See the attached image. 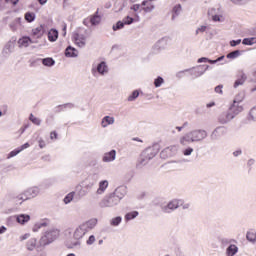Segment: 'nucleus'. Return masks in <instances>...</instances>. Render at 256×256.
Instances as JSON below:
<instances>
[{"mask_svg": "<svg viewBox=\"0 0 256 256\" xmlns=\"http://www.w3.org/2000/svg\"><path fill=\"white\" fill-rule=\"evenodd\" d=\"M218 11H219V9H215V8H211L208 10L209 17H211L212 20L215 22L221 21L222 16L217 13Z\"/></svg>", "mask_w": 256, "mask_h": 256, "instance_id": "obj_26", "label": "nucleus"}, {"mask_svg": "<svg viewBox=\"0 0 256 256\" xmlns=\"http://www.w3.org/2000/svg\"><path fill=\"white\" fill-rule=\"evenodd\" d=\"M147 163H149L148 158L143 156V154H141L137 167H145Z\"/></svg>", "mask_w": 256, "mask_h": 256, "instance_id": "obj_41", "label": "nucleus"}, {"mask_svg": "<svg viewBox=\"0 0 256 256\" xmlns=\"http://www.w3.org/2000/svg\"><path fill=\"white\" fill-rule=\"evenodd\" d=\"M256 44V37L244 38L242 40V45H255Z\"/></svg>", "mask_w": 256, "mask_h": 256, "instance_id": "obj_38", "label": "nucleus"}, {"mask_svg": "<svg viewBox=\"0 0 256 256\" xmlns=\"http://www.w3.org/2000/svg\"><path fill=\"white\" fill-rule=\"evenodd\" d=\"M224 135H227V128L225 126H218L210 134V139L211 141H219Z\"/></svg>", "mask_w": 256, "mask_h": 256, "instance_id": "obj_11", "label": "nucleus"}, {"mask_svg": "<svg viewBox=\"0 0 256 256\" xmlns=\"http://www.w3.org/2000/svg\"><path fill=\"white\" fill-rule=\"evenodd\" d=\"M30 220L31 216H29L28 214H20L16 216V221L20 225H25V223H29Z\"/></svg>", "mask_w": 256, "mask_h": 256, "instance_id": "obj_25", "label": "nucleus"}, {"mask_svg": "<svg viewBox=\"0 0 256 256\" xmlns=\"http://www.w3.org/2000/svg\"><path fill=\"white\" fill-rule=\"evenodd\" d=\"M87 233V230L82 224L76 227L72 236V239H74V242L72 243L73 247H79L81 245V239H83Z\"/></svg>", "mask_w": 256, "mask_h": 256, "instance_id": "obj_4", "label": "nucleus"}, {"mask_svg": "<svg viewBox=\"0 0 256 256\" xmlns=\"http://www.w3.org/2000/svg\"><path fill=\"white\" fill-rule=\"evenodd\" d=\"M143 157H146L148 161H151L156 155L157 151H155L153 148H147L142 152Z\"/></svg>", "mask_w": 256, "mask_h": 256, "instance_id": "obj_24", "label": "nucleus"}, {"mask_svg": "<svg viewBox=\"0 0 256 256\" xmlns=\"http://www.w3.org/2000/svg\"><path fill=\"white\" fill-rule=\"evenodd\" d=\"M31 43H37V41L31 40L29 36H24L18 40L19 47H29Z\"/></svg>", "mask_w": 256, "mask_h": 256, "instance_id": "obj_21", "label": "nucleus"}, {"mask_svg": "<svg viewBox=\"0 0 256 256\" xmlns=\"http://www.w3.org/2000/svg\"><path fill=\"white\" fill-rule=\"evenodd\" d=\"M215 93H219V95H223V85L216 86Z\"/></svg>", "mask_w": 256, "mask_h": 256, "instance_id": "obj_58", "label": "nucleus"}, {"mask_svg": "<svg viewBox=\"0 0 256 256\" xmlns=\"http://www.w3.org/2000/svg\"><path fill=\"white\" fill-rule=\"evenodd\" d=\"M206 31H207V26L202 25V26L197 28L196 35H199V33H205Z\"/></svg>", "mask_w": 256, "mask_h": 256, "instance_id": "obj_54", "label": "nucleus"}, {"mask_svg": "<svg viewBox=\"0 0 256 256\" xmlns=\"http://www.w3.org/2000/svg\"><path fill=\"white\" fill-rule=\"evenodd\" d=\"M139 97V90H134L127 98V101H135Z\"/></svg>", "mask_w": 256, "mask_h": 256, "instance_id": "obj_46", "label": "nucleus"}, {"mask_svg": "<svg viewBox=\"0 0 256 256\" xmlns=\"http://www.w3.org/2000/svg\"><path fill=\"white\" fill-rule=\"evenodd\" d=\"M92 75L95 77L98 73V75L105 76L107 73H109V66H107V62L101 61L97 65L93 64L91 69Z\"/></svg>", "mask_w": 256, "mask_h": 256, "instance_id": "obj_7", "label": "nucleus"}, {"mask_svg": "<svg viewBox=\"0 0 256 256\" xmlns=\"http://www.w3.org/2000/svg\"><path fill=\"white\" fill-rule=\"evenodd\" d=\"M165 45V40H159L155 45H154V51H159L160 49H163Z\"/></svg>", "mask_w": 256, "mask_h": 256, "instance_id": "obj_51", "label": "nucleus"}, {"mask_svg": "<svg viewBox=\"0 0 256 256\" xmlns=\"http://www.w3.org/2000/svg\"><path fill=\"white\" fill-rule=\"evenodd\" d=\"M88 193L89 191H87L84 187L79 191L80 197H85Z\"/></svg>", "mask_w": 256, "mask_h": 256, "instance_id": "obj_62", "label": "nucleus"}, {"mask_svg": "<svg viewBox=\"0 0 256 256\" xmlns=\"http://www.w3.org/2000/svg\"><path fill=\"white\" fill-rule=\"evenodd\" d=\"M125 27L123 21H118L115 25L112 26L113 31H119Z\"/></svg>", "mask_w": 256, "mask_h": 256, "instance_id": "obj_50", "label": "nucleus"}, {"mask_svg": "<svg viewBox=\"0 0 256 256\" xmlns=\"http://www.w3.org/2000/svg\"><path fill=\"white\" fill-rule=\"evenodd\" d=\"M83 25H85L86 27H89V25H91V18H90V16L83 20Z\"/></svg>", "mask_w": 256, "mask_h": 256, "instance_id": "obj_63", "label": "nucleus"}, {"mask_svg": "<svg viewBox=\"0 0 256 256\" xmlns=\"http://www.w3.org/2000/svg\"><path fill=\"white\" fill-rule=\"evenodd\" d=\"M244 95L239 94L235 97L233 104L229 107L228 111L233 115L235 118L236 115H239V113L243 112V106L240 105L241 101H243Z\"/></svg>", "mask_w": 256, "mask_h": 256, "instance_id": "obj_5", "label": "nucleus"}, {"mask_svg": "<svg viewBox=\"0 0 256 256\" xmlns=\"http://www.w3.org/2000/svg\"><path fill=\"white\" fill-rule=\"evenodd\" d=\"M101 23V16H99V11H96L94 15L90 16V25L95 26Z\"/></svg>", "mask_w": 256, "mask_h": 256, "instance_id": "obj_29", "label": "nucleus"}, {"mask_svg": "<svg viewBox=\"0 0 256 256\" xmlns=\"http://www.w3.org/2000/svg\"><path fill=\"white\" fill-rule=\"evenodd\" d=\"M247 81V76L245 74H242L240 79H237L234 83V88L237 89L239 85H243Z\"/></svg>", "mask_w": 256, "mask_h": 256, "instance_id": "obj_40", "label": "nucleus"}, {"mask_svg": "<svg viewBox=\"0 0 256 256\" xmlns=\"http://www.w3.org/2000/svg\"><path fill=\"white\" fill-rule=\"evenodd\" d=\"M233 119H235L233 117V115L228 111L223 112L222 114H220V116L218 117V121L221 125H227V123H231V121H233Z\"/></svg>", "mask_w": 256, "mask_h": 256, "instance_id": "obj_13", "label": "nucleus"}, {"mask_svg": "<svg viewBox=\"0 0 256 256\" xmlns=\"http://www.w3.org/2000/svg\"><path fill=\"white\" fill-rule=\"evenodd\" d=\"M57 39H59V31H57V29H51L48 32V40L51 43H55V41H57Z\"/></svg>", "mask_w": 256, "mask_h": 256, "instance_id": "obj_27", "label": "nucleus"}, {"mask_svg": "<svg viewBox=\"0 0 256 256\" xmlns=\"http://www.w3.org/2000/svg\"><path fill=\"white\" fill-rule=\"evenodd\" d=\"M37 195H39V187L34 186L31 188H28L27 190H25L23 193L19 194L16 199L17 201H27L29 199H33L35 197H37Z\"/></svg>", "mask_w": 256, "mask_h": 256, "instance_id": "obj_3", "label": "nucleus"}, {"mask_svg": "<svg viewBox=\"0 0 256 256\" xmlns=\"http://www.w3.org/2000/svg\"><path fill=\"white\" fill-rule=\"evenodd\" d=\"M185 73H189V71H185V70L179 71V72L176 74V77H177L178 79H182V77L185 76Z\"/></svg>", "mask_w": 256, "mask_h": 256, "instance_id": "obj_59", "label": "nucleus"}, {"mask_svg": "<svg viewBox=\"0 0 256 256\" xmlns=\"http://www.w3.org/2000/svg\"><path fill=\"white\" fill-rule=\"evenodd\" d=\"M207 131L203 129H196L186 133L179 140L180 145L183 147L189 145V143H201L204 139H207Z\"/></svg>", "mask_w": 256, "mask_h": 256, "instance_id": "obj_1", "label": "nucleus"}, {"mask_svg": "<svg viewBox=\"0 0 256 256\" xmlns=\"http://www.w3.org/2000/svg\"><path fill=\"white\" fill-rule=\"evenodd\" d=\"M141 5L144 13H153V11H155V4L153 3V0H144Z\"/></svg>", "mask_w": 256, "mask_h": 256, "instance_id": "obj_15", "label": "nucleus"}, {"mask_svg": "<svg viewBox=\"0 0 256 256\" xmlns=\"http://www.w3.org/2000/svg\"><path fill=\"white\" fill-rule=\"evenodd\" d=\"M129 6V0H116L114 7L118 12L123 11V9Z\"/></svg>", "mask_w": 256, "mask_h": 256, "instance_id": "obj_18", "label": "nucleus"}, {"mask_svg": "<svg viewBox=\"0 0 256 256\" xmlns=\"http://www.w3.org/2000/svg\"><path fill=\"white\" fill-rule=\"evenodd\" d=\"M119 203H121V200L113 193H111L110 195L102 199V201L100 202V207H117Z\"/></svg>", "mask_w": 256, "mask_h": 256, "instance_id": "obj_6", "label": "nucleus"}, {"mask_svg": "<svg viewBox=\"0 0 256 256\" xmlns=\"http://www.w3.org/2000/svg\"><path fill=\"white\" fill-rule=\"evenodd\" d=\"M7 7V2L5 0H0V10H3Z\"/></svg>", "mask_w": 256, "mask_h": 256, "instance_id": "obj_64", "label": "nucleus"}, {"mask_svg": "<svg viewBox=\"0 0 256 256\" xmlns=\"http://www.w3.org/2000/svg\"><path fill=\"white\" fill-rule=\"evenodd\" d=\"M19 153H21V150L19 148L11 151L8 156H7V159H11L13 157H17V155H19Z\"/></svg>", "mask_w": 256, "mask_h": 256, "instance_id": "obj_53", "label": "nucleus"}, {"mask_svg": "<svg viewBox=\"0 0 256 256\" xmlns=\"http://www.w3.org/2000/svg\"><path fill=\"white\" fill-rule=\"evenodd\" d=\"M178 151L179 145H171L161 151L160 157L161 159H169V157H174V155L178 153Z\"/></svg>", "mask_w": 256, "mask_h": 256, "instance_id": "obj_9", "label": "nucleus"}, {"mask_svg": "<svg viewBox=\"0 0 256 256\" xmlns=\"http://www.w3.org/2000/svg\"><path fill=\"white\" fill-rule=\"evenodd\" d=\"M207 69H209V65H198L190 69H185V71H188L193 79H197L198 77H201Z\"/></svg>", "mask_w": 256, "mask_h": 256, "instance_id": "obj_8", "label": "nucleus"}, {"mask_svg": "<svg viewBox=\"0 0 256 256\" xmlns=\"http://www.w3.org/2000/svg\"><path fill=\"white\" fill-rule=\"evenodd\" d=\"M25 19L28 21V23H33V21H35V13L27 12L25 14Z\"/></svg>", "mask_w": 256, "mask_h": 256, "instance_id": "obj_48", "label": "nucleus"}, {"mask_svg": "<svg viewBox=\"0 0 256 256\" xmlns=\"http://www.w3.org/2000/svg\"><path fill=\"white\" fill-rule=\"evenodd\" d=\"M115 123V117L113 116H105L101 120V127L106 129L108 125H113Z\"/></svg>", "mask_w": 256, "mask_h": 256, "instance_id": "obj_22", "label": "nucleus"}, {"mask_svg": "<svg viewBox=\"0 0 256 256\" xmlns=\"http://www.w3.org/2000/svg\"><path fill=\"white\" fill-rule=\"evenodd\" d=\"M97 226V218H92L84 223H82V227L89 233L91 229H95Z\"/></svg>", "mask_w": 256, "mask_h": 256, "instance_id": "obj_17", "label": "nucleus"}, {"mask_svg": "<svg viewBox=\"0 0 256 256\" xmlns=\"http://www.w3.org/2000/svg\"><path fill=\"white\" fill-rule=\"evenodd\" d=\"M121 221H123V218H121V216L112 218L110 221V225L112 227H119V225L121 224Z\"/></svg>", "mask_w": 256, "mask_h": 256, "instance_id": "obj_37", "label": "nucleus"}, {"mask_svg": "<svg viewBox=\"0 0 256 256\" xmlns=\"http://www.w3.org/2000/svg\"><path fill=\"white\" fill-rule=\"evenodd\" d=\"M237 45H241V39L230 41L231 47H237Z\"/></svg>", "mask_w": 256, "mask_h": 256, "instance_id": "obj_57", "label": "nucleus"}, {"mask_svg": "<svg viewBox=\"0 0 256 256\" xmlns=\"http://www.w3.org/2000/svg\"><path fill=\"white\" fill-rule=\"evenodd\" d=\"M42 64L45 67H53V65H55V60H53V58H44L42 59Z\"/></svg>", "mask_w": 256, "mask_h": 256, "instance_id": "obj_39", "label": "nucleus"}, {"mask_svg": "<svg viewBox=\"0 0 256 256\" xmlns=\"http://www.w3.org/2000/svg\"><path fill=\"white\" fill-rule=\"evenodd\" d=\"M21 25V18H16L10 23V29L12 31H17V28Z\"/></svg>", "mask_w": 256, "mask_h": 256, "instance_id": "obj_34", "label": "nucleus"}, {"mask_svg": "<svg viewBox=\"0 0 256 256\" xmlns=\"http://www.w3.org/2000/svg\"><path fill=\"white\" fill-rule=\"evenodd\" d=\"M142 5L141 4H133L130 9L131 11H134L135 13H137V11H139L141 9Z\"/></svg>", "mask_w": 256, "mask_h": 256, "instance_id": "obj_55", "label": "nucleus"}, {"mask_svg": "<svg viewBox=\"0 0 256 256\" xmlns=\"http://www.w3.org/2000/svg\"><path fill=\"white\" fill-rule=\"evenodd\" d=\"M138 215H139V212H137V211L127 213L125 215V220L126 221H131V220L135 219L136 217H138Z\"/></svg>", "mask_w": 256, "mask_h": 256, "instance_id": "obj_42", "label": "nucleus"}, {"mask_svg": "<svg viewBox=\"0 0 256 256\" xmlns=\"http://www.w3.org/2000/svg\"><path fill=\"white\" fill-rule=\"evenodd\" d=\"M38 145H39L40 149H45V147H47V144L45 143V140H43V138H40L38 140Z\"/></svg>", "mask_w": 256, "mask_h": 256, "instance_id": "obj_56", "label": "nucleus"}, {"mask_svg": "<svg viewBox=\"0 0 256 256\" xmlns=\"http://www.w3.org/2000/svg\"><path fill=\"white\" fill-rule=\"evenodd\" d=\"M31 147V144H29L28 142H26L25 144H23L20 148H18L21 151H25V149H29Z\"/></svg>", "mask_w": 256, "mask_h": 256, "instance_id": "obj_60", "label": "nucleus"}, {"mask_svg": "<svg viewBox=\"0 0 256 256\" xmlns=\"http://www.w3.org/2000/svg\"><path fill=\"white\" fill-rule=\"evenodd\" d=\"M248 121H256V106L250 110Z\"/></svg>", "mask_w": 256, "mask_h": 256, "instance_id": "obj_44", "label": "nucleus"}, {"mask_svg": "<svg viewBox=\"0 0 256 256\" xmlns=\"http://www.w3.org/2000/svg\"><path fill=\"white\" fill-rule=\"evenodd\" d=\"M72 41H74L77 47H85L87 45V36L85 34L74 32L72 35Z\"/></svg>", "mask_w": 256, "mask_h": 256, "instance_id": "obj_12", "label": "nucleus"}, {"mask_svg": "<svg viewBox=\"0 0 256 256\" xmlns=\"http://www.w3.org/2000/svg\"><path fill=\"white\" fill-rule=\"evenodd\" d=\"M112 194L121 201V199H123L125 195H127V187L119 186Z\"/></svg>", "mask_w": 256, "mask_h": 256, "instance_id": "obj_16", "label": "nucleus"}, {"mask_svg": "<svg viewBox=\"0 0 256 256\" xmlns=\"http://www.w3.org/2000/svg\"><path fill=\"white\" fill-rule=\"evenodd\" d=\"M25 247L27 251H35L37 249V238H30L26 241Z\"/></svg>", "mask_w": 256, "mask_h": 256, "instance_id": "obj_20", "label": "nucleus"}, {"mask_svg": "<svg viewBox=\"0 0 256 256\" xmlns=\"http://www.w3.org/2000/svg\"><path fill=\"white\" fill-rule=\"evenodd\" d=\"M60 235H61V230L57 228H50L43 233L39 243L42 247H47V245H51V243H54V241H57Z\"/></svg>", "mask_w": 256, "mask_h": 256, "instance_id": "obj_2", "label": "nucleus"}, {"mask_svg": "<svg viewBox=\"0 0 256 256\" xmlns=\"http://www.w3.org/2000/svg\"><path fill=\"white\" fill-rule=\"evenodd\" d=\"M246 239L249 241V243H253L255 245L256 243V232L255 230H250L246 233Z\"/></svg>", "mask_w": 256, "mask_h": 256, "instance_id": "obj_31", "label": "nucleus"}, {"mask_svg": "<svg viewBox=\"0 0 256 256\" xmlns=\"http://www.w3.org/2000/svg\"><path fill=\"white\" fill-rule=\"evenodd\" d=\"M193 151H195L193 147H187L182 151V154L184 155V157H189L190 155H193Z\"/></svg>", "mask_w": 256, "mask_h": 256, "instance_id": "obj_49", "label": "nucleus"}, {"mask_svg": "<svg viewBox=\"0 0 256 256\" xmlns=\"http://www.w3.org/2000/svg\"><path fill=\"white\" fill-rule=\"evenodd\" d=\"M163 83H165V80L163 79V77L158 76V77L154 80V87L159 88V87H161V85H163Z\"/></svg>", "mask_w": 256, "mask_h": 256, "instance_id": "obj_45", "label": "nucleus"}, {"mask_svg": "<svg viewBox=\"0 0 256 256\" xmlns=\"http://www.w3.org/2000/svg\"><path fill=\"white\" fill-rule=\"evenodd\" d=\"M32 35L36 37V39H41V37H43V26L32 29Z\"/></svg>", "mask_w": 256, "mask_h": 256, "instance_id": "obj_32", "label": "nucleus"}, {"mask_svg": "<svg viewBox=\"0 0 256 256\" xmlns=\"http://www.w3.org/2000/svg\"><path fill=\"white\" fill-rule=\"evenodd\" d=\"M87 245H93V243H95V236L91 235L88 240H87Z\"/></svg>", "mask_w": 256, "mask_h": 256, "instance_id": "obj_61", "label": "nucleus"}, {"mask_svg": "<svg viewBox=\"0 0 256 256\" xmlns=\"http://www.w3.org/2000/svg\"><path fill=\"white\" fill-rule=\"evenodd\" d=\"M77 55H79V52L74 47L68 46L66 48V50H65L66 57H77Z\"/></svg>", "mask_w": 256, "mask_h": 256, "instance_id": "obj_30", "label": "nucleus"}, {"mask_svg": "<svg viewBox=\"0 0 256 256\" xmlns=\"http://www.w3.org/2000/svg\"><path fill=\"white\" fill-rule=\"evenodd\" d=\"M134 21L135 19L133 17L126 16L123 18L122 23H124V25H132Z\"/></svg>", "mask_w": 256, "mask_h": 256, "instance_id": "obj_52", "label": "nucleus"}, {"mask_svg": "<svg viewBox=\"0 0 256 256\" xmlns=\"http://www.w3.org/2000/svg\"><path fill=\"white\" fill-rule=\"evenodd\" d=\"M117 159V151L111 150L110 152H105L102 156L103 163H113Z\"/></svg>", "mask_w": 256, "mask_h": 256, "instance_id": "obj_14", "label": "nucleus"}, {"mask_svg": "<svg viewBox=\"0 0 256 256\" xmlns=\"http://www.w3.org/2000/svg\"><path fill=\"white\" fill-rule=\"evenodd\" d=\"M107 187H109V181H107V180L100 181L98 189L96 191L97 195H103V193H105V191H107Z\"/></svg>", "mask_w": 256, "mask_h": 256, "instance_id": "obj_23", "label": "nucleus"}, {"mask_svg": "<svg viewBox=\"0 0 256 256\" xmlns=\"http://www.w3.org/2000/svg\"><path fill=\"white\" fill-rule=\"evenodd\" d=\"M96 184H97V181L89 177L85 180L83 188L86 189L88 193H91L93 187H95Z\"/></svg>", "mask_w": 256, "mask_h": 256, "instance_id": "obj_19", "label": "nucleus"}, {"mask_svg": "<svg viewBox=\"0 0 256 256\" xmlns=\"http://www.w3.org/2000/svg\"><path fill=\"white\" fill-rule=\"evenodd\" d=\"M29 121H31L34 125H41V119L35 117L33 114H30Z\"/></svg>", "mask_w": 256, "mask_h": 256, "instance_id": "obj_47", "label": "nucleus"}, {"mask_svg": "<svg viewBox=\"0 0 256 256\" xmlns=\"http://www.w3.org/2000/svg\"><path fill=\"white\" fill-rule=\"evenodd\" d=\"M181 205H183V200H171L167 205L162 206V211L164 213H173V211H175V209H179V207H181Z\"/></svg>", "mask_w": 256, "mask_h": 256, "instance_id": "obj_10", "label": "nucleus"}, {"mask_svg": "<svg viewBox=\"0 0 256 256\" xmlns=\"http://www.w3.org/2000/svg\"><path fill=\"white\" fill-rule=\"evenodd\" d=\"M239 55H241V51L235 50V51L228 53L226 57H227V59H237V57H239Z\"/></svg>", "mask_w": 256, "mask_h": 256, "instance_id": "obj_43", "label": "nucleus"}, {"mask_svg": "<svg viewBox=\"0 0 256 256\" xmlns=\"http://www.w3.org/2000/svg\"><path fill=\"white\" fill-rule=\"evenodd\" d=\"M43 227H47V221L37 222L33 227V232L37 233V231H39V229H43Z\"/></svg>", "mask_w": 256, "mask_h": 256, "instance_id": "obj_35", "label": "nucleus"}, {"mask_svg": "<svg viewBox=\"0 0 256 256\" xmlns=\"http://www.w3.org/2000/svg\"><path fill=\"white\" fill-rule=\"evenodd\" d=\"M181 15V4H178L176 6H174L173 10H172V21H175V19H177V16Z\"/></svg>", "mask_w": 256, "mask_h": 256, "instance_id": "obj_33", "label": "nucleus"}, {"mask_svg": "<svg viewBox=\"0 0 256 256\" xmlns=\"http://www.w3.org/2000/svg\"><path fill=\"white\" fill-rule=\"evenodd\" d=\"M74 198L75 192H70L64 197L63 202L65 203V205H69V203H71V201H73Z\"/></svg>", "mask_w": 256, "mask_h": 256, "instance_id": "obj_36", "label": "nucleus"}, {"mask_svg": "<svg viewBox=\"0 0 256 256\" xmlns=\"http://www.w3.org/2000/svg\"><path fill=\"white\" fill-rule=\"evenodd\" d=\"M238 252H239V247H237V245L235 244L228 246V248L226 249L227 256H235L237 255Z\"/></svg>", "mask_w": 256, "mask_h": 256, "instance_id": "obj_28", "label": "nucleus"}]
</instances>
